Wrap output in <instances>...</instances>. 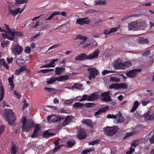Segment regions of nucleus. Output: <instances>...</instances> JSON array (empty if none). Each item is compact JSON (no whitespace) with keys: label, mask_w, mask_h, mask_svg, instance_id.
<instances>
[{"label":"nucleus","mask_w":154,"mask_h":154,"mask_svg":"<svg viewBox=\"0 0 154 154\" xmlns=\"http://www.w3.org/2000/svg\"><path fill=\"white\" fill-rule=\"evenodd\" d=\"M5 126L2 125L0 127V135L2 134L5 130Z\"/></svg>","instance_id":"obj_45"},{"label":"nucleus","mask_w":154,"mask_h":154,"mask_svg":"<svg viewBox=\"0 0 154 154\" xmlns=\"http://www.w3.org/2000/svg\"><path fill=\"white\" fill-rule=\"evenodd\" d=\"M139 142L137 140H135L131 144V146L136 147L139 144Z\"/></svg>","instance_id":"obj_44"},{"label":"nucleus","mask_w":154,"mask_h":154,"mask_svg":"<svg viewBox=\"0 0 154 154\" xmlns=\"http://www.w3.org/2000/svg\"><path fill=\"white\" fill-rule=\"evenodd\" d=\"M103 21L102 20L100 19L97 21L95 24L96 26H100L103 24Z\"/></svg>","instance_id":"obj_42"},{"label":"nucleus","mask_w":154,"mask_h":154,"mask_svg":"<svg viewBox=\"0 0 154 154\" xmlns=\"http://www.w3.org/2000/svg\"><path fill=\"white\" fill-rule=\"evenodd\" d=\"M24 51L26 53L29 54L31 52V50L30 48L28 46L26 48Z\"/></svg>","instance_id":"obj_47"},{"label":"nucleus","mask_w":154,"mask_h":154,"mask_svg":"<svg viewBox=\"0 0 154 154\" xmlns=\"http://www.w3.org/2000/svg\"><path fill=\"white\" fill-rule=\"evenodd\" d=\"M39 125L38 124H36L34 130V131L38 132L40 129V127L39 126Z\"/></svg>","instance_id":"obj_54"},{"label":"nucleus","mask_w":154,"mask_h":154,"mask_svg":"<svg viewBox=\"0 0 154 154\" xmlns=\"http://www.w3.org/2000/svg\"><path fill=\"white\" fill-rule=\"evenodd\" d=\"M4 118L8 124L12 125L14 123L16 117L12 110L10 109H6L4 112Z\"/></svg>","instance_id":"obj_3"},{"label":"nucleus","mask_w":154,"mask_h":154,"mask_svg":"<svg viewBox=\"0 0 154 154\" xmlns=\"http://www.w3.org/2000/svg\"><path fill=\"white\" fill-rule=\"evenodd\" d=\"M116 122V123H123L125 121V118L124 117H121V118H119Z\"/></svg>","instance_id":"obj_40"},{"label":"nucleus","mask_w":154,"mask_h":154,"mask_svg":"<svg viewBox=\"0 0 154 154\" xmlns=\"http://www.w3.org/2000/svg\"><path fill=\"white\" fill-rule=\"evenodd\" d=\"M107 118L108 119H116V115L109 114L107 116Z\"/></svg>","instance_id":"obj_56"},{"label":"nucleus","mask_w":154,"mask_h":154,"mask_svg":"<svg viewBox=\"0 0 154 154\" xmlns=\"http://www.w3.org/2000/svg\"><path fill=\"white\" fill-rule=\"evenodd\" d=\"M19 69L22 72L25 71L27 69L26 66L25 65L21 66Z\"/></svg>","instance_id":"obj_64"},{"label":"nucleus","mask_w":154,"mask_h":154,"mask_svg":"<svg viewBox=\"0 0 154 154\" xmlns=\"http://www.w3.org/2000/svg\"><path fill=\"white\" fill-rule=\"evenodd\" d=\"M114 115H116V119L117 118H121L122 116V114L121 112L119 111L118 114Z\"/></svg>","instance_id":"obj_57"},{"label":"nucleus","mask_w":154,"mask_h":154,"mask_svg":"<svg viewBox=\"0 0 154 154\" xmlns=\"http://www.w3.org/2000/svg\"><path fill=\"white\" fill-rule=\"evenodd\" d=\"M60 14V12L59 11H55L49 17L51 19L54 16L59 15Z\"/></svg>","instance_id":"obj_43"},{"label":"nucleus","mask_w":154,"mask_h":154,"mask_svg":"<svg viewBox=\"0 0 154 154\" xmlns=\"http://www.w3.org/2000/svg\"><path fill=\"white\" fill-rule=\"evenodd\" d=\"M141 71V69H134L126 72V75L128 77L134 78L136 76L137 73L140 72Z\"/></svg>","instance_id":"obj_8"},{"label":"nucleus","mask_w":154,"mask_h":154,"mask_svg":"<svg viewBox=\"0 0 154 154\" xmlns=\"http://www.w3.org/2000/svg\"><path fill=\"white\" fill-rule=\"evenodd\" d=\"M59 45L57 44H56L52 46H51L50 48H49L48 50L49 51L50 50H51L52 49L55 48L57 47H59Z\"/></svg>","instance_id":"obj_59"},{"label":"nucleus","mask_w":154,"mask_h":154,"mask_svg":"<svg viewBox=\"0 0 154 154\" xmlns=\"http://www.w3.org/2000/svg\"><path fill=\"white\" fill-rule=\"evenodd\" d=\"M23 49L22 47L19 45H15L12 49V52L15 56L19 55L23 51Z\"/></svg>","instance_id":"obj_9"},{"label":"nucleus","mask_w":154,"mask_h":154,"mask_svg":"<svg viewBox=\"0 0 154 154\" xmlns=\"http://www.w3.org/2000/svg\"><path fill=\"white\" fill-rule=\"evenodd\" d=\"M124 66H125V68L126 67H129L131 66L132 65V63L130 61H126L124 63Z\"/></svg>","instance_id":"obj_37"},{"label":"nucleus","mask_w":154,"mask_h":154,"mask_svg":"<svg viewBox=\"0 0 154 154\" xmlns=\"http://www.w3.org/2000/svg\"><path fill=\"white\" fill-rule=\"evenodd\" d=\"M71 119L69 116H67L64 121L62 123L61 125L62 126H64L69 124L71 122Z\"/></svg>","instance_id":"obj_20"},{"label":"nucleus","mask_w":154,"mask_h":154,"mask_svg":"<svg viewBox=\"0 0 154 154\" xmlns=\"http://www.w3.org/2000/svg\"><path fill=\"white\" fill-rule=\"evenodd\" d=\"M49 130H47L42 134L43 137L45 138H48L50 137L54 136L55 134L49 132Z\"/></svg>","instance_id":"obj_19"},{"label":"nucleus","mask_w":154,"mask_h":154,"mask_svg":"<svg viewBox=\"0 0 154 154\" xmlns=\"http://www.w3.org/2000/svg\"><path fill=\"white\" fill-rule=\"evenodd\" d=\"M22 120V123L23 124L22 128L25 132L29 131L34 126L35 123L33 121H26V117H23Z\"/></svg>","instance_id":"obj_4"},{"label":"nucleus","mask_w":154,"mask_h":154,"mask_svg":"<svg viewBox=\"0 0 154 154\" xmlns=\"http://www.w3.org/2000/svg\"><path fill=\"white\" fill-rule=\"evenodd\" d=\"M100 98L102 101L109 102L111 100V98L109 95V91L105 92L101 94Z\"/></svg>","instance_id":"obj_11"},{"label":"nucleus","mask_w":154,"mask_h":154,"mask_svg":"<svg viewBox=\"0 0 154 154\" xmlns=\"http://www.w3.org/2000/svg\"><path fill=\"white\" fill-rule=\"evenodd\" d=\"M76 137L80 140L85 139L87 137L86 132L83 128L79 129L78 131V134Z\"/></svg>","instance_id":"obj_10"},{"label":"nucleus","mask_w":154,"mask_h":154,"mask_svg":"<svg viewBox=\"0 0 154 154\" xmlns=\"http://www.w3.org/2000/svg\"><path fill=\"white\" fill-rule=\"evenodd\" d=\"M95 2V4L97 5H105L106 4V2L105 0L96 1Z\"/></svg>","instance_id":"obj_30"},{"label":"nucleus","mask_w":154,"mask_h":154,"mask_svg":"<svg viewBox=\"0 0 154 154\" xmlns=\"http://www.w3.org/2000/svg\"><path fill=\"white\" fill-rule=\"evenodd\" d=\"M88 37L87 36H84L81 35H78L75 38V40L77 39H79L80 40H83L81 41L79 44V46H80L81 45L84 44V43L87 41Z\"/></svg>","instance_id":"obj_14"},{"label":"nucleus","mask_w":154,"mask_h":154,"mask_svg":"<svg viewBox=\"0 0 154 154\" xmlns=\"http://www.w3.org/2000/svg\"><path fill=\"white\" fill-rule=\"evenodd\" d=\"M97 98V95L94 93H92L91 95L88 96V101H93L96 100Z\"/></svg>","instance_id":"obj_24"},{"label":"nucleus","mask_w":154,"mask_h":154,"mask_svg":"<svg viewBox=\"0 0 154 154\" xmlns=\"http://www.w3.org/2000/svg\"><path fill=\"white\" fill-rule=\"evenodd\" d=\"M20 8H18L15 10H10L9 11V14H11L13 16H14L19 13L20 10Z\"/></svg>","instance_id":"obj_21"},{"label":"nucleus","mask_w":154,"mask_h":154,"mask_svg":"<svg viewBox=\"0 0 154 154\" xmlns=\"http://www.w3.org/2000/svg\"><path fill=\"white\" fill-rule=\"evenodd\" d=\"M62 145H59L57 147H56L53 150V153H55V152H57L58 150H59L60 148L61 147Z\"/></svg>","instance_id":"obj_48"},{"label":"nucleus","mask_w":154,"mask_h":154,"mask_svg":"<svg viewBox=\"0 0 154 154\" xmlns=\"http://www.w3.org/2000/svg\"><path fill=\"white\" fill-rule=\"evenodd\" d=\"M149 42V40L148 39L145 38L144 39L143 38L140 37L139 39V42L142 44L144 43H148Z\"/></svg>","instance_id":"obj_33"},{"label":"nucleus","mask_w":154,"mask_h":154,"mask_svg":"<svg viewBox=\"0 0 154 154\" xmlns=\"http://www.w3.org/2000/svg\"><path fill=\"white\" fill-rule=\"evenodd\" d=\"M44 89L45 90H46L48 91L50 93L53 92L55 90V89L53 88H49L47 87H45Z\"/></svg>","instance_id":"obj_39"},{"label":"nucleus","mask_w":154,"mask_h":154,"mask_svg":"<svg viewBox=\"0 0 154 154\" xmlns=\"http://www.w3.org/2000/svg\"><path fill=\"white\" fill-rule=\"evenodd\" d=\"M7 28V31L6 32L5 36L7 38L11 41H14L19 37L23 36V33L18 31L15 29H11L8 25L5 24Z\"/></svg>","instance_id":"obj_1"},{"label":"nucleus","mask_w":154,"mask_h":154,"mask_svg":"<svg viewBox=\"0 0 154 154\" xmlns=\"http://www.w3.org/2000/svg\"><path fill=\"white\" fill-rule=\"evenodd\" d=\"M14 95L17 96L18 98H20L21 97V95L18 93L17 91L14 90Z\"/></svg>","instance_id":"obj_50"},{"label":"nucleus","mask_w":154,"mask_h":154,"mask_svg":"<svg viewBox=\"0 0 154 154\" xmlns=\"http://www.w3.org/2000/svg\"><path fill=\"white\" fill-rule=\"evenodd\" d=\"M103 34L106 35L105 37L106 38L107 35L110 34V33L109 30L107 29H105L103 30Z\"/></svg>","instance_id":"obj_52"},{"label":"nucleus","mask_w":154,"mask_h":154,"mask_svg":"<svg viewBox=\"0 0 154 154\" xmlns=\"http://www.w3.org/2000/svg\"><path fill=\"white\" fill-rule=\"evenodd\" d=\"M128 87V85L125 83L118 84V88H121L122 89H126Z\"/></svg>","instance_id":"obj_35"},{"label":"nucleus","mask_w":154,"mask_h":154,"mask_svg":"<svg viewBox=\"0 0 154 154\" xmlns=\"http://www.w3.org/2000/svg\"><path fill=\"white\" fill-rule=\"evenodd\" d=\"M59 60V59H56L52 60L50 63L48 64V68L54 67L55 66V62L58 61Z\"/></svg>","instance_id":"obj_26"},{"label":"nucleus","mask_w":154,"mask_h":154,"mask_svg":"<svg viewBox=\"0 0 154 154\" xmlns=\"http://www.w3.org/2000/svg\"><path fill=\"white\" fill-rule=\"evenodd\" d=\"M76 143L74 140H69L66 143L67 146L68 148H71Z\"/></svg>","instance_id":"obj_25"},{"label":"nucleus","mask_w":154,"mask_h":154,"mask_svg":"<svg viewBox=\"0 0 154 154\" xmlns=\"http://www.w3.org/2000/svg\"><path fill=\"white\" fill-rule=\"evenodd\" d=\"M83 104L79 102H76L73 105V107L76 108L83 107Z\"/></svg>","instance_id":"obj_34"},{"label":"nucleus","mask_w":154,"mask_h":154,"mask_svg":"<svg viewBox=\"0 0 154 154\" xmlns=\"http://www.w3.org/2000/svg\"><path fill=\"white\" fill-rule=\"evenodd\" d=\"M18 149L16 146L14 145L11 147L10 151L11 154H16L17 153Z\"/></svg>","instance_id":"obj_27"},{"label":"nucleus","mask_w":154,"mask_h":154,"mask_svg":"<svg viewBox=\"0 0 154 154\" xmlns=\"http://www.w3.org/2000/svg\"><path fill=\"white\" fill-rule=\"evenodd\" d=\"M0 101L4 98V91L2 84H0Z\"/></svg>","instance_id":"obj_22"},{"label":"nucleus","mask_w":154,"mask_h":154,"mask_svg":"<svg viewBox=\"0 0 154 154\" xmlns=\"http://www.w3.org/2000/svg\"><path fill=\"white\" fill-rule=\"evenodd\" d=\"M23 103L24 104L22 107V108L23 110H24L26 107L28 106V104L26 103V100L25 99H24V100L23 101Z\"/></svg>","instance_id":"obj_51"},{"label":"nucleus","mask_w":154,"mask_h":154,"mask_svg":"<svg viewBox=\"0 0 154 154\" xmlns=\"http://www.w3.org/2000/svg\"><path fill=\"white\" fill-rule=\"evenodd\" d=\"M118 30V28H112L110 30V33H113L116 32Z\"/></svg>","instance_id":"obj_58"},{"label":"nucleus","mask_w":154,"mask_h":154,"mask_svg":"<svg viewBox=\"0 0 154 154\" xmlns=\"http://www.w3.org/2000/svg\"><path fill=\"white\" fill-rule=\"evenodd\" d=\"M99 54L98 49H96L92 53L87 55L85 53H82L75 58V60L78 61L85 60L87 59L91 60L97 57Z\"/></svg>","instance_id":"obj_2"},{"label":"nucleus","mask_w":154,"mask_h":154,"mask_svg":"<svg viewBox=\"0 0 154 154\" xmlns=\"http://www.w3.org/2000/svg\"><path fill=\"white\" fill-rule=\"evenodd\" d=\"M133 134V133L132 132L127 133L125 134V137H124V139H126L132 136Z\"/></svg>","instance_id":"obj_49"},{"label":"nucleus","mask_w":154,"mask_h":154,"mask_svg":"<svg viewBox=\"0 0 154 154\" xmlns=\"http://www.w3.org/2000/svg\"><path fill=\"white\" fill-rule=\"evenodd\" d=\"M39 72H41L44 73H46L48 72V69H40L39 71Z\"/></svg>","instance_id":"obj_60"},{"label":"nucleus","mask_w":154,"mask_h":154,"mask_svg":"<svg viewBox=\"0 0 154 154\" xmlns=\"http://www.w3.org/2000/svg\"><path fill=\"white\" fill-rule=\"evenodd\" d=\"M109 88L110 89L114 88L116 89H118V84L114 83L111 85L109 87Z\"/></svg>","instance_id":"obj_36"},{"label":"nucleus","mask_w":154,"mask_h":154,"mask_svg":"<svg viewBox=\"0 0 154 154\" xmlns=\"http://www.w3.org/2000/svg\"><path fill=\"white\" fill-rule=\"evenodd\" d=\"M7 61L8 64L11 63L13 60V58L11 57L10 58H7Z\"/></svg>","instance_id":"obj_61"},{"label":"nucleus","mask_w":154,"mask_h":154,"mask_svg":"<svg viewBox=\"0 0 154 154\" xmlns=\"http://www.w3.org/2000/svg\"><path fill=\"white\" fill-rule=\"evenodd\" d=\"M111 72V71L109 70H104V71L102 72V74L103 75H105L106 74L109 73L110 72Z\"/></svg>","instance_id":"obj_63"},{"label":"nucleus","mask_w":154,"mask_h":154,"mask_svg":"<svg viewBox=\"0 0 154 154\" xmlns=\"http://www.w3.org/2000/svg\"><path fill=\"white\" fill-rule=\"evenodd\" d=\"M38 135V132L34 131L32 134L31 135V137L32 138H35Z\"/></svg>","instance_id":"obj_55"},{"label":"nucleus","mask_w":154,"mask_h":154,"mask_svg":"<svg viewBox=\"0 0 154 154\" xmlns=\"http://www.w3.org/2000/svg\"><path fill=\"white\" fill-rule=\"evenodd\" d=\"M22 72L20 69H17L15 70L14 74L16 75H20V73Z\"/></svg>","instance_id":"obj_53"},{"label":"nucleus","mask_w":154,"mask_h":154,"mask_svg":"<svg viewBox=\"0 0 154 154\" xmlns=\"http://www.w3.org/2000/svg\"><path fill=\"white\" fill-rule=\"evenodd\" d=\"M139 106V102L138 101H135L134 103V106L131 109V112H133L136 110Z\"/></svg>","instance_id":"obj_29"},{"label":"nucleus","mask_w":154,"mask_h":154,"mask_svg":"<svg viewBox=\"0 0 154 154\" xmlns=\"http://www.w3.org/2000/svg\"><path fill=\"white\" fill-rule=\"evenodd\" d=\"M82 86L83 85L82 84H79L78 83H76L73 86V88L79 89L80 88V87H82Z\"/></svg>","instance_id":"obj_46"},{"label":"nucleus","mask_w":154,"mask_h":154,"mask_svg":"<svg viewBox=\"0 0 154 154\" xmlns=\"http://www.w3.org/2000/svg\"><path fill=\"white\" fill-rule=\"evenodd\" d=\"M55 74L59 75H60L62 72H64L65 68L64 67H57L55 68Z\"/></svg>","instance_id":"obj_17"},{"label":"nucleus","mask_w":154,"mask_h":154,"mask_svg":"<svg viewBox=\"0 0 154 154\" xmlns=\"http://www.w3.org/2000/svg\"><path fill=\"white\" fill-rule=\"evenodd\" d=\"M88 96L87 95H84L83 96L82 99L81 101H84L86 100H88Z\"/></svg>","instance_id":"obj_62"},{"label":"nucleus","mask_w":154,"mask_h":154,"mask_svg":"<svg viewBox=\"0 0 154 154\" xmlns=\"http://www.w3.org/2000/svg\"><path fill=\"white\" fill-rule=\"evenodd\" d=\"M114 66L117 69H125V66H124V63L117 62L114 64Z\"/></svg>","instance_id":"obj_18"},{"label":"nucleus","mask_w":154,"mask_h":154,"mask_svg":"<svg viewBox=\"0 0 154 154\" xmlns=\"http://www.w3.org/2000/svg\"><path fill=\"white\" fill-rule=\"evenodd\" d=\"M145 118L148 120H154V112H152L149 114L148 112L144 114Z\"/></svg>","instance_id":"obj_16"},{"label":"nucleus","mask_w":154,"mask_h":154,"mask_svg":"<svg viewBox=\"0 0 154 154\" xmlns=\"http://www.w3.org/2000/svg\"><path fill=\"white\" fill-rule=\"evenodd\" d=\"M118 130V128L116 126L107 127L104 128V133L109 136H112L117 132Z\"/></svg>","instance_id":"obj_6"},{"label":"nucleus","mask_w":154,"mask_h":154,"mask_svg":"<svg viewBox=\"0 0 154 154\" xmlns=\"http://www.w3.org/2000/svg\"><path fill=\"white\" fill-rule=\"evenodd\" d=\"M89 72V75L88 78L90 80L94 79L95 77L99 74L98 71L96 68L90 67L87 69Z\"/></svg>","instance_id":"obj_7"},{"label":"nucleus","mask_w":154,"mask_h":154,"mask_svg":"<svg viewBox=\"0 0 154 154\" xmlns=\"http://www.w3.org/2000/svg\"><path fill=\"white\" fill-rule=\"evenodd\" d=\"M90 23V20L88 19L87 17L78 18L76 22V24H78L81 25H82L84 24H88Z\"/></svg>","instance_id":"obj_12"},{"label":"nucleus","mask_w":154,"mask_h":154,"mask_svg":"<svg viewBox=\"0 0 154 154\" xmlns=\"http://www.w3.org/2000/svg\"><path fill=\"white\" fill-rule=\"evenodd\" d=\"M138 23V26H140L143 28L146 27V24L144 21H142L140 23Z\"/></svg>","instance_id":"obj_38"},{"label":"nucleus","mask_w":154,"mask_h":154,"mask_svg":"<svg viewBox=\"0 0 154 154\" xmlns=\"http://www.w3.org/2000/svg\"><path fill=\"white\" fill-rule=\"evenodd\" d=\"M138 24L137 21H133L129 23L128 27L129 29L130 30L136 31L138 29Z\"/></svg>","instance_id":"obj_13"},{"label":"nucleus","mask_w":154,"mask_h":154,"mask_svg":"<svg viewBox=\"0 0 154 154\" xmlns=\"http://www.w3.org/2000/svg\"><path fill=\"white\" fill-rule=\"evenodd\" d=\"M109 106H106L103 107L102 108L100 109L97 111L95 113L94 115L97 118H99V115L102 114L103 112H105L109 109Z\"/></svg>","instance_id":"obj_15"},{"label":"nucleus","mask_w":154,"mask_h":154,"mask_svg":"<svg viewBox=\"0 0 154 154\" xmlns=\"http://www.w3.org/2000/svg\"><path fill=\"white\" fill-rule=\"evenodd\" d=\"M94 104L93 103H88L85 104H83V107H86L87 108H90Z\"/></svg>","instance_id":"obj_41"},{"label":"nucleus","mask_w":154,"mask_h":154,"mask_svg":"<svg viewBox=\"0 0 154 154\" xmlns=\"http://www.w3.org/2000/svg\"><path fill=\"white\" fill-rule=\"evenodd\" d=\"M110 81L112 82H119L120 81V79L117 77L111 76L110 78Z\"/></svg>","instance_id":"obj_28"},{"label":"nucleus","mask_w":154,"mask_h":154,"mask_svg":"<svg viewBox=\"0 0 154 154\" xmlns=\"http://www.w3.org/2000/svg\"><path fill=\"white\" fill-rule=\"evenodd\" d=\"M100 140H93L92 141H90L88 143V145H97L99 144L100 143Z\"/></svg>","instance_id":"obj_31"},{"label":"nucleus","mask_w":154,"mask_h":154,"mask_svg":"<svg viewBox=\"0 0 154 154\" xmlns=\"http://www.w3.org/2000/svg\"><path fill=\"white\" fill-rule=\"evenodd\" d=\"M51 122H59L62 119V118L59 116H57L54 115H52Z\"/></svg>","instance_id":"obj_23"},{"label":"nucleus","mask_w":154,"mask_h":154,"mask_svg":"<svg viewBox=\"0 0 154 154\" xmlns=\"http://www.w3.org/2000/svg\"><path fill=\"white\" fill-rule=\"evenodd\" d=\"M69 79V76L67 75L57 77H52L49 79H48V80L46 82L48 85L52 84L56 81L61 82L63 81L68 80Z\"/></svg>","instance_id":"obj_5"},{"label":"nucleus","mask_w":154,"mask_h":154,"mask_svg":"<svg viewBox=\"0 0 154 154\" xmlns=\"http://www.w3.org/2000/svg\"><path fill=\"white\" fill-rule=\"evenodd\" d=\"M15 4L17 5L18 4L26 3L28 2V0H15Z\"/></svg>","instance_id":"obj_32"}]
</instances>
